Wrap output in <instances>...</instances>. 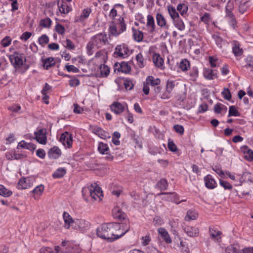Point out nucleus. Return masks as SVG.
<instances>
[{"instance_id":"f257e3e1","label":"nucleus","mask_w":253,"mask_h":253,"mask_svg":"<svg viewBox=\"0 0 253 253\" xmlns=\"http://www.w3.org/2000/svg\"><path fill=\"white\" fill-rule=\"evenodd\" d=\"M109 225L111 227V241L121 237L130 229V225L127 223L110 222Z\"/></svg>"},{"instance_id":"f03ea898","label":"nucleus","mask_w":253,"mask_h":253,"mask_svg":"<svg viewBox=\"0 0 253 253\" xmlns=\"http://www.w3.org/2000/svg\"><path fill=\"white\" fill-rule=\"evenodd\" d=\"M126 25L124 17H120L116 21H112L109 27L110 35L117 37L126 31Z\"/></svg>"},{"instance_id":"7ed1b4c3","label":"nucleus","mask_w":253,"mask_h":253,"mask_svg":"<svg viewBox=\"0 0 253 253\" xmlns=\"http://www.w3.org/2000/svg\"><path fill=\"white\" fill-rule=\"evenodd\" d=\"M110 228L109 223L101 224L96 229L97 236L103 239L111 241Z\"/></svg>"},{"instance_id":"20e7f679","label":"nucleus","mask_w":253,"mask_h":253,"mask_svg":"<svg viewBox=\"0 0 253 253\" xmlns=\"http://www.w3.org/2000/svg\"><path fill=\"white\" fill-rule=\"evenodd\" d=\"M9 59L14 67L18 69L23 65L24 60L25 61V57L23 54L15 52L9 56Z\"/></svg>"},{"instance_id":"39448f33","label":"nucleus","mask_w":253,"mask_h":253,"mask_svg":"<svg viewBox=\"0 0 253 253\" xmlns=\"http://www.w3.org/2000/svg\"><path fill=\"white\" fill-rule=\"evenodd\" d=\"M91 40L97 48L101 47L108 42V40L105 34L99 33L93 36Z\"/></svg>"},{"instance_id":"423d86ee","label":"nucleus","mask_w":253,"mask_h":253,"mask_svg":"<svg viewBox=\"0 0 253 253\" xmlns=\"http://www.w3.org/2000/svg\"><path fill=\"white\" fill-rule=\"evenodd\" d=\"M90 226L89 223L84 219H75L74 224L73 225V228L83 231L87 229Z\"/></svg>"},{"instance_id":"0eeeda50","label":"nucleus","mask_w":253,"mask_h":253,"mask_svg":"<svg viewBox=\"0 0 253 253\" xmlns=\"http://www.w3.org/2000/svg\"><path fill=\"white\" fill-rule=\"evenodd\" d=\"M129 52V50L127 46L125 44H123L116 46L114 53L117 56L124 58L128 55Z\"/></svg>"},{"instance_id":"6e6552de","label":"nucleus","mask_w":253,"mask_h":253,"mask_svg":"<svg viewBox=\"0 0 253 253\" xmlns=\"http://www.w3.org/2000/svg\"><path fill=\"white\" fill-rule=\"evenodd\" d=\"M60 141L65 146L71 148L73 141L72 134L67 131L63 133L60 136Z\"/></svg>"},{"instance_id":"1a4fd4ad","label":"nucleus","mask_w":253,"mask_h":253,"mask_svg":"<svg viewBox=\"0 0 253 253\" xmlns=\"http://www.w3.org/2000/svg\"><path fill=\"white\" fill-rule=\"evenodd\" d=\"M34 182V179L31 177L23 178L19 180L17 187L18 189H27L31 187Z\"/></svg>"},{"instance_id":"9d476101","label":"nucleus","mask_w":253,"mask_h":253,"mask_svg":"<svg viewBox=\"0 0 253 253\" xmlns=\"http://www.w3.org/2000/svg\"><path fill=\"white\" fill-rule=\"evenodd\" d=\"M126 106H127L126 104L114 102L110 105V107L112 112L117 115H119L125 111Z\"/></svg>"},{"instance_id":"9b49d317","label":"nucleus","mask_w":253,"mask_h":253,"mask_svg":"<svg viewBox=\"0 0 253 253\" xmlns=\"http://www.w3.org/2000/svg\"><path fill=\"white\" fill-rule=\"evenodd\" d=\"M89 195L94 200H96L97 198L101 200V197H103V192L100 187L96 183H94L92 191H91Z\"/></svg>"},{"instance_id":"f8f14e48","label":"nucleus","mask_w":253,"mask_h":253,"mask_svg":"<svg viewBox=\"0 0 253 253\" xmlns=\"http://www.w3.org/2000/svg\"><path fill=\"white\" fill-rule=\"evenodd\" d=\"M35 138L37 141L42 144H45L46 142V136L45 131L43 129H40L37 131L35 132Z\"/></svg>"},{"instance_id":"ddd939ff","label":"nucleus","mask_w":253,"mask_h":253,"mask_svg":"<svg viewBox=\"0 0 253 253\" xmlns=\"http://www.w3.org/2000/svg\"><path fill=\"white\" fill-rule=\"evenodd\" d=\"M146 27L149 34H152L155 31L156 26L153 17L151 15H148L147 16Z\"/></svg>"},{"instance_id":"4468645a","label":"nucleus","mask_w":253,"mask_h":253,"mask_svg":"<svg viewBox=\"0 0 253 253\" xmlns=\"http://www.w3.org/2000/svg\"><path fill=\"white\" fill-rule=\"evenodd\" d=\"M157 25L161 28H165L169 29V26L167 23V21L164 16L160 13H157L156 15Z\"/></svg>"},{"instance_id":"2eb2a0df","label":"nucleus","mask_w":253,"mask_h":253,"mask_svg":"<svg viewBox=\"0 0 253 253\" xmlns=\"http://www.w3.org/2000/svg\"><path fill=\"white\" fill-rule=\"evenodd\" d=\"M63 217L65 223L64 227L67 229H69L71 226L73 228V225L74 224V219L72 218L71 216L68 212L64 211Z\"/></svg>"},{"instance_id":"dca6fc26","label":"nucleus","mask_w":253,"mask_h":253,"mask_svg":"<svg viewBox=\"0 0 253 253\" xmlns=\"http://www.w3.org/2000/svg\"><path fill=\"white\" fill-rule=\"evenodd\" d=\"M184 232L190 237H195L199 233V230L194 226H186L183 228Z\"/></svg>"},{"instance_id":"f3484780","label":"nucleus","mask_w":253,"mask_h":253,"mask_svg":"<svg viewBox=\"0 0 253 253\" xmlns=\"http://www.w3.org/2000/svg\"><path fill=\"white\" fill-rule=\"evenodd\" d=\"M203 76L206 79L210 80H213L217 77L216 71L210 68L204 69Z\"/></svg>"},{"instance_id":"a211bd4d","label":"nucleus","mask_w":253,"mask_h":253,"mask_svg":"<svg viewBox=\"0 0 253 253\" xmlns=\"http://www.w3.org/2000/svg\"><path fill=\"white\" fill-rule=\"evenodd\" d=\"M93 132L102 139H106L110 138L109 133L100 127H95L93 128Z\"/></svg>"},{"instance_id":"6ab92c4d","label":"nucleus","mask_w":253,"mask_h":253,"mask_svg":"<svg viewBox=\"0 0 253 253\" xmlns=\"http://www.w3.org/2000/svg\"><path fill=\"white\" fill-rule=\"evenodd\" d=\"M112 214L114 218L122 220L124 219L126 214L122 211V209L119 207H114L112 210Z\"/></svg>"},{"instance_id":"aec40b11","label":"nucleus","mask_w":253,"mask_h":253,"mask_svg":"<svg viewBox=\"0 0 253 253\" xmlns=\"http://www.w3.org/2000/svg\"><path fill=\"white\" fill-rule=\"evenodd\" d=\"M205 185L209 189H213L216 186L215 180L211 175H208L204 178Z\"/></svg>"},{"instance_id":"412c9836","label":"nucleus","mask_w":253,"mask_h":253,"mask_svg":"<svg viewBox=\"0 0 253 253\" xmlns=\"http://www.w3.org/2000/svg\"><path fill=\"white\" fill-rule=\"evenodd\" d=\"M232 46V51L235 56H240L242 55L243 50L240 47V44L237 41H233Z\"/></svg>"},{"instance_id":"4be33fe9","label":"nucleus","mask_w":253,"mask_h":253,"mask_svg":"<svg viewBox=\"0 0 253 253\" xmlns=\"http://www.w3.org/2000/svg\"><path fill=\"white\" fill-rule=\"evenodd\" d=\"M61 154V152L60 149L56 146L51 148L48 152V156L49 158L52 159L58 158Z\"/></svg>"},{"instance_id":"5701e85b","label":"nucleus","mask_w":253,"mask_h":253,"mask_svg":"<svg viewBox=\"0 0 253 253\" xmlns=\"http://www.w3.org/2000/svg\"><path fill=\"white\" fill-rule=\"evenodd\" d=\"M209 233L212 239L218 242H220L221 239L220 235L222 234L221 231L216 230L213 228L210 227L209 228Z\"/></svg>"},{"instance_id":"b1692460","label":"nucleus","mask_w":253,"mask_h":253,"mask_svg":"<svg viewBox=\"0 0 253 253\" xmlns=\"http://www.w3.org/2000/svg\"><path fill=\"white\" fill-rule=\"evenodd\" d=\"M17 148L18 149L24 148L31 151H34L36 149V146L32 143H27L22 140L18 143Z\"/></svg>"},{"instance_id":"393cba45","label":"nucleus","mask_w":253,"mask_h":253,"mask_svg":"<svg viewBox=\"0 0 253 253\" xmlns=\"http://www.w3.org/2000/svg\"><path fill=\"white\" fill-rule=\"evenodd\" d=\"M158 231L159 234L167 243L170 244L171 243V239L169 236L168 231L165 228H160Z\"/></svg>"},{"instance_id":"a878e982","label":"nucleus","mask_w":253,"mask_h":253,"mask_svg":"<svg viewBox=\"0 0 253 253\" xmlns=\"http://www.w3.org/2000/svg\"><path fill=\"white\" fill-rule=\"evenodd\" d=\"M58 7L59 11L62 13H68L71 10L70 7L67 5L66 2L62 0L61 1L58 2Z\"/></svg>"},{"instance_id":"bb28decb","label":"nucleus","mask_w":253,"mask_h":253,"mask_svg":"<svg viewBox=\"0 0 253 253\" xmlns=\"http://www.w3.org/2000/svg\"><path fill=\"white\" fill-rule=\"evenodd\" d=\"M153 61L156 66L161 67L164 65V60L159 53H154L153 55Z\"/></svg>"},{"instance_id":"cd10ccee","label":"nucleus","mask_w":253,"mask_h":253,"mask_svg":"<svg viewBox=\"0 0 253 253\" xmlns=\"http://www.w3.org/2000/svg\"><path fill=\"white\" fill-rule=\"evenodd\" d=\"M241 149L242 151L245 154V158L248 161H253V151L250 149L247 146H244Z\"/></svg>"},{"instance_id":"c85d7f7f","label":"nucleus","mask_w":253,"mask_h":253,"mask_svg":"<svg viewBox=\"0 0 253 253\" xmlns=\"http://www.w3.org/2000/svg\"><path fill=\"white\" fill-rule=\"evenodd\" d=\"M173 24L174 26L180 31H183L185 29V26L183 20L179 17L172 20Z\"/></svg>"},{"instance_id":"c756f323","label":"nucleus","mask_w":253,"mask_h":253,"mask_svg":"<svg viewBox=\"0 0 253 253\" xmlns=\"http://www.w3.org/2000/svg\"><path fill=\"white\" fill-rule=\"evenodd\" d=\"M132 30L133 32L134 40L137 42L142 41L143 39V33L139 30L135 29L134 28H132Z\"/></svg>"},{"instance_id":"7c9ffc66","label":"nucleus","mask_w":253,"mask_h":253,"mask_svg":"<svg viewBox=\"0 0 253 253\" xmlns=\"http://www.w3.org/2000/svg\"><path fill=\"white\" fill-rule=\"evenodd\" d=\"M167 8L169 14L172 20L179 17V15L176 11L177 9H176L174 6L171 5H168Z\"/></svg>"},{"instance_id":"2f4dec72","label":"nucleus","mask_w":253,"mask_h":253,"mask_svg":"<svg viewBox=\"0 0 253 253\" xmlns=\"http://www.w3.org/2000/svg\"><path fill=\"white\" fill-rule=\"evenodd\" d=\"M44 190V186L43 185H40L36 186L35 189L32 190V192L34 194V198L35 199H38L41 195Z\"/></svg>"},{"instance_id":"473e14b6","label":"nucleus","mask_w":253,"mask_h":253,"mask_svg":"<svg viewBox=\"0 0 253 253\" xmlns=\"http://www.w3.org/2000/svg\"><path fill=\"white\" fill-rule=\"evenodd\" d=\"M176 9L179 12L181 16L185 17L187 14L188 7V6L184 3H180L177 5Z\"/></svg>"},{"instance_id":"72a5a7b5","label":"nucleus","mask_w":253,"mask_h":253,"mask_svg":"<svg viewBox=\"0 0 253 253\" xmlns=\"http://www.w3.org/2000/svg\"><path fill=\"white\" fill-rule=\"evenodd\" d=\"M99 69L100 71V77L104 78L109 75L110 73V68L108 66L105 64H101L100 66Z\"/></svg>"},{"instance_id":"f704fd0d","label":"nucleus","mask_w":253,"mask_h":253,"mask_svg":"<svg viewBox=\"0 0 253 253\" xmlns=\"http://www.w3.org/2000/svg\"><path fill=\"white\" fill-rule=\"evenodd\" d=\"M91 9L89 8H86L84 9L82 12V14L80 17L76 20L78 22H82L88 17L90 12Z\"/></svg>"},{"instance_id":"c9c22d12","label":"nucleus","mask_w":253,"mask_h":253,"mask_svg":"<svg viewBox=\"0 0 253 253\" xmlns=\"http://www.w3.org/2000/svg\"><path fill=\"white\" fill-rule=\"evenodd\" d=\"M160 80L158 78L154 79L152 76H148L146 80V84L148 85L155 86L160 84Z\"/></svg>"},{"instance_id":"e433bc0d","label":"nucleus","mask_w":253,"mask_h":253,"mask_svg":"<svg viewBox=\"0 0 253 253\" xmlns=\"http://www.w3.org/2000/svg\"><path fill=\"white\" fill-rule=\"evenodd\" d=\"M198 213L192 210H188L187 214L185 216V219L186 221H190L192 220H195L198 217Z\"/></svg>"},{"instance_id":"4c0bfd02","label":"nucleus","mask_w":253,"mask_h":253,"mask_svg":"<svg viewBox=\"0 0 253 253\" xmlns=\"http://www.w3.org/2000/svg\"><path fill=\"white\" fill-rule=\"evenodd\" d=\"M156 187L161 190H165L167 189L168 187L167 180L165 178L161 179L157 182Z\"/></svg>"},{"instance_id":"58836bf2","label":"nucleus","mask_w":253,"mask_h":253,"mask_svg":"<svg viewBox=\"0 0 253 253\" xmlns=\"http://www.w3.org/2000/svg\"><path fill=\"white\" fill-rule=\"evenodd\" d=\"M120 68L119 71H121L122 72L127 74L129 73L131 70V67L128 65L127 62H122L120 64Z\"/></svg>"},{"instance_id":"ea45409f","label":"nucleus","mask_w":253,"mask_h":253,"mask_svg":"<svg viewBox=\"0 0 253 253\" xmlns=\"http://www.w3.org/2000/svg\"><path fill=\"white\" fill-rule=\"evenodd\" d=\"M66 173L65 169L61 168L58 169L52 174L54 178H60L64 176Z\"/></svg>"},{"instance_id":"a19ab883","label":"nucleus","mask_w":253,"mask_h":253,"mask_svg":"<svg viewBox=\"0 0 253 253\" xmlns=\"http://www.w3.org/2000/svg\"><path fill=\"white\" fill-rule=\"evenodd\" d=\"M55 65V62L53 58L48 57L45 59L43 62V67L48 70L50 67L53 66Z\"/></svg>"},{"instance_id":"79ce46f5","label":"nucleus","mask_w":253,"mask_h":253,"mask_svg":"<svg viewBox=\"0 0 253 253\" xmlns=\"http://www.w3.org/2000/svg\"><path fill=\"white\" fill-rule=\"evenodd\" d=\"M12 194V192L10 190L7 189L3 185H0V195L4 197H10Z\"/></svg>"},{"instance_id":"37998d69","label":"nucleus","mask_w":253,"mask_h":253,"mask_svg":"<svg viewBox=\"0 0 253 253\" xmlns=\"http://www.w3.org/2000/svg\"><path fill=\"white\" fill-rule=\"evenodd\" d=\"M179 68L182 71H185L190 68V63L186 59H182L179 64Z\"/></svg>"},{"instance_id":"c03bdc74","label":"nucleus","mask_w":253,"mask_h":253,"mask_svg":"<svg viewBox=\"0 0 253 253\" xmlns=\"http://www.w3.org/2000/svg\"><path fill=\"white\" fill-rule=\"evenodd\" d=\"M98 150L99 152L102 154L105 153L107 154V152L109 151V147L106 144L103 142H100L98 145Z\"/></svg>"},{"instance_id":"a18cd8bd","label":"nucleus","mask_w":253,"mask_h":253,"mask_svg":"<svg viewBox=\"0 0 253 253\" xmlns=\"http://www.w3.org/2000/svg\"><path fill=\"white\" fill-rule=\"evenodd\" d=\"M136 59L137 65L140 68H142L145 66L144 60L142 53H138L136 56Z\"/></svg>"},{"instance_id":"49530a36","label":"nucleus","mask_w":253,"mask_h":253,"mask_svg":"<svg viewBox=\"0 0 253 253\" xmlns=\"http://www.w3.org/2000/svg\"><path fill=\"white\" fill-rule=\"evenodd\" d=\"M240 115V113L236 109V107L234 106H230L229 109L228 117L231 116H239Z\"/></svg>"},{"instance_id":"de8ad7c7","label":"nucleus","mask_w":253,"mask_h":253,"mask_svg":"<svg viewBox=\"0 0 253 253\" xmlns=\"http://www.w3.org/2000/svg\"><path fill=\"white\" fill-rule=\"evenodd\" d=\"M93 186V184H91L89 187H84L82 189V195L85 200H86L85 196L87 195H90L92 188Z\"/></svg>"},{"instance_id":"09e8293b","label":"nucleus","mask_w":253,"mask_h":253,"mask_svg":"<svg viewBox=\"0 0 253 253\" xmlns=\"http://www.w3.org/2000/svg\"><path fill=\"white\" fill-rule=\"evenodd\" d=\"M226 253H241V251L234 245H230L225 250Z\"/></svg>"},{"instance_id":"8fccbe9b","label":"nucleus","mask_w":253,"mask_h":253,"mask_svg":"<svg viewBox=\"0 0 253 253\" xmlns=\"http://www.w3.org/2000/svg\"><path fill=\"white\" fill-rule=\"evenodd\" d=\"M51 22V19L49 18H47L42 19L40 21V25L43 27L48 28L50 26Z\"/></svg>"},{"instance_id":"3c124183","label":"nucleus","mask_w":253,"mask_h":253,"mask_svg":"<svg viewBox=\"0 0 253 253\" xmlns=\"http://www.w3.org/2000/svg\"><path fill=\"white\" fill-rule=\"evenodd\" d=\"M63 45L67 48L69 49H73L75 48V45L73 42L69 39H66L63 42Z\"/></svg>"},{"instance_id":"603ef678","label":"nucleus","mask_w":253,"mask_h":253,"mask_svg":"<svg viewBox=\"0 0 253 253\" xmlns=\"http://www.w3.org/2000/svg\"><path fill=\"white\" fill-rule=\"evenodd\" d=\"M96 47L94 42L91 40L90 41L86 46L87 52L88 55H92L93 53V49Z\"/></svg>"},{"instance_id":"864d4df0","label":"nucleus","mask_w":253,"mask_h":253,"mask_svg":"<svg viewBox=\"0 0 253 253\" xmlns=\"http://www.w3.org/2000/svg\"><path fill=\"white\" fill-rule=\"evenodd\" d=\"M39 42L41 45L46 44L49 42V38L46 35L44 34L39 38Z\"/></svg>"},{"instance_id":"5fc2aeb1","label":"nucleus","mask_w":253,"mask_h":253,"mask_svg":"<svg viewBox=\"0 0 253 253\" xmlns=\"http://www.w3.org/2000/svg\"><path fill=\"white\" fill-rule=\"evenodd\" d=\"M11 42V39L9 36H6L1 41V44L3 47H7L9 46Z\"/></svg>"},{"instance_id":"6e6d98bb","label":"nucleus","mask_w":253,"mask_h":253,"mask_svg":"<svg viewBox=\"0 0 253 253\" xmlns=\"http://www.w3.org/2000/svg\"><path fill=\"white\" fill-rule=\"evenodd\" d=\"M219 184L222 186L225 190H230L232 188V186L228 182L224 181L223 180H219Z\"/></svg>"},{"instance_id":"4d7b16f0","label":"nucleus","mask_w":253,"mask_h":253,"mask_svg":"<svg viewBox=\"0 0 253 253\" xmlns=\"http://www.w3.org/2000/svg\"><path fill=\"white\" fill-rule=\"evenodd\" d=\"M65 68L68 72L79 73V69L74 65H66Z\"/></svg>"},{"instance_id":"13d9d810","label":"nucleus","mask_w":253,"mask_h":253,"mask_svg":"<svg viewBox=\"0 0 253 253\" xmlns=\"http://www.w3.org/2000/svg\"><path fill=\"white\" fill-rule=\"evenodd\" d=\"M212 169L216 172L220 177H225V173L222 170L221 168L218 166H215L212 168Z\"/></svg>"},{"instance_id":"bf43d9fd","label":"nucleus","mask_w":253,"mask_h":253,"mask_svg":"<svg viewBox=\"0 0 253 253\" xmlns=\"http://www.w3.org/2000/svg\"><path fill=\"white\" fill-rule=\"evenodd\" d=\"M174 83L173 81H168L166 86V90L169 93H170L174 87Z\"/></svg>"},{"instance_id":"052dcab7","label":"nucleus","mask_w":253,"mask_h":253,"mask_svg":"<svg viewBox=\"0 0 253 253\" xmlns=\"http://www.w3.org/2000/svg\"><path fill=\"white\" fill-rule=\"evenodd\" d=\"M124 84L125 85V87L126 90H131L133 87V84H132V82L130 80H125Z\"/></svg>"},{"instance_id":"680f3d73","label":"nucleus","mask_w":253,"mask_h":253,"mask_svg":"<svg viewBox=\"0 0 253 253\" xmlns=\"http://www.w3.org/2000/svg\"><path fill=\"white\" fill-rule=\"evenodd\" d=\"M56 31L60 35H63L65 33L64 27L60 24H57L55 26Z\"/></svg>"},{"instance_id":"e2e57ef3","label":"nucleus","mask_w":253,"mask_h":253,"mask_svg":"<svg viewBox=\"0 0 253 253\" xmlns=\"http://www.w3.org/2000/svg\"><path fill=\"white\" fill-rule=\"evenodd\" d=\"M168 146L169 149L172 152H175L177 150V147L174 143L169 139L168 141Z\"/></svg>"},{"instance_id":"0e129e2a","label":"nucleus","mask_w":253,"mask_h":253,"mask_svg":"<svg viewBox=\"0 0 253 253\" xmlns=\"http://www.w3.org/2000/svg\"><path fill=\"white\" fill-rule=\"evenodd\" d=\"M222 94L224 98L226 99L229 100L231 98V95L230 92L228 88H224L223 91L222 92Z\"/></svg>"},{"instance_id":"69168bd1","label":"nucleus","mask_w":253,"mask_h":253,"mask_svg":"<svg viewBox=\"0 0 253 253\" xmlns=\"http://www.w3.org/2000/svg\"><path fill=\"white\" fill-rule=\"evenodd\" d=\"M173 129L177 133H178L181 135L183 134L184 133V129L182 126L175 125L173 126Z\"/></svg>"},{"instance_id":"338daca9","label":"nucleus","mask_w":253,"mask_h":253,"mask_svg":"<svg viewBox=\"0 0 253 253\" xmlns=\"http://www.w3.org/2000/svg\"><path fill=\"white\" fill-rule=\"evenodd\" d=\"M32 33L29 32L23 33L20 37V39L24 41H27L31 36Z\"/></svg>"},{"instance_id":"774afa93","label":"nucleus","mask_w":253,"mask_h":253,"mask_svg":"<svg viewBox=\"0 0 253 253\" xmlns=\"http://www.w3.org/2000/svg\"><path fill=\"white\" fill-rule=\"evenodd\" d=\"M247 9V6L246 5V2L241 3L239 6V11L241 14H243L246 11Z\"/></svg>"}]
</instances>
